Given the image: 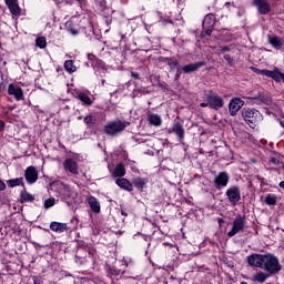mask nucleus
<instances>
[{
  "label": "nucleus",
  "mask_w": 284,
  "mask_h": 284,
  "mask_svg": "<svg viewBox=\"0 0 284 284\" xmlns=\"http://www.w3.org/2000/svg\"><path fill=\"white\" fill-rule=\"evenodd\" d=\"M247 263L251 267H260V270H264L274 276V274H278L280 270H282V265L278 262V257L273 254H252L247 257Z\"/></svg>",
  "instance_id": "nucleus-1"
},
{
  "label": "nucleus",
  "mask_w": 284,
  "mask_h": 284,
  "mask_svg": "<svg viewBox=\"0 0 284 284\" xmlns=\"http://www.w3.org/2000/svg\"><path fill=\"white\" fill-rule=\"evenodd\" d=\"M128 125H130V122L125 120H114L104 126L103 132L106 134V136H118V134H121V132H123Z\"/></svg>",
  "instance_id": "nucleus-2"
},
{
  "label": "nucleus",
  "mask_w": 284,
  "mask_h": 284,
  "mask_svg": "<svg viewBox=\"0 0 284 284\" xmlns=\"http://www.w3.org/2000/svg\"><path fill=\"white\" fill-rule=\"evenodd\" d=\"M241 114L245 123L253 130L256 128V124L261 121V119H263L261 111L256 109L244 108L241 110Z\"/></svg>",
  "instance_id": "nucleus-3"
},
{
  "label": "nucleus",
  "mask_w": 284,
  "mask_h": 284,
  "mask_svg": "<svg viewBox=\"0 0 284 284\" xmlns=\"http://www.w3.org/2000/svg\"><path fill=\"white\" fill-rule=\"evenodd\" d=\"M50 187H51L52 192L59 193V196H60V199H62V201H68V199H70V196H72V191L70 190V186L63 184L60 181L51 182Z\"/></svg>",
  "instance_id": "nucleus-4"
},
{
  "label": "nucleus",
  "mask_w": 284,
  "mask_h": 284,
  "mask_svg": "<svg viewBox=\"0 0 284 284\" xmlns=\"http://www.w3.org/2000/svg\"><path fill=\"white\" fill-rule=\"evenodd\" d=\"M246 223L247 221L245 215L235 216L232 223V229L227 232L229 239L236 236V234H240V232H244Z\"/></svg>",
  "instance_id": "nucleus-5"
},
{
  "label": "nucleus",
  "mask_w": 284,
  "mask_h": 284,
  "mask_svg": "<svg viewBox=\"0 0 284 284\" xmlns=\"http://www.w3.org/2000/svg\"><path fill=\"white\" fill-rule=\"evenodd\" d=\"M213 183L215 185V190H223V187H227V183H230V173L225 171L220 172L214 176Z\"/></svg>",
  "instance_id": "nucleus-6"
},
{
  "label": "nucleus",
  "mask_w": 284,
  "mask_h": 284,
  "mask_svg": "<svg viewBox=\"0 0 284 284\" xmlns=\"http://www.w3.org/2000/svg\"><path fill=\"white\" fill-rule=\"evenodd\" d=\"M206 101L212 110H221L223 108V98L214 92L206 94Z\"/></svg>",
  "instance_id": "nucleus-7"
},
{
  "label": "nucleus",
  "mask_w": 284,
  "mask_h": 284,
  "mask_svg": "<svg viewBox=\"0 0 284 284\" xmlns=\"http://www.w3.org/2000/svg\"><path fill=\"white\" fill-rule=\"evenodd\" d=\"M225 195L227 196L231 205H236L241 201V189L236 185H232L226 190Z\"/></svg>",
  "instance_id": "nucleus-8"
},
{
  "label": "nucleus",
  "mask_w": 284,
  "mask_h": 284,
  "mask_svg": "<svg viewBox=\"0 0 284 284\" xmlns=\"http://www.w3.org/2000/svg\"><path fill=\"white\" fill-rule=\"evenodd\" d=\"M245 105V102L241 100L240 98H233L229 103V111L231 116H236L239 113V110Z\"/></svg>",
  "instance_id": "nucleus-9"
},
{
  "label": "nucleus",
  "mask_w": 284,
  "mask_h": 284,
  "mask_svg": "<svg viewBox=\"0 0 284 284\" xmlns=\"http://www.w3.org/2000/svg\"><path fill=\"white\" fill-rule=\"evenodd\" d=\"M169 134H175L179 141H183L185 139V129L181 122H175L172 128L168 129Z\"/></svg>",
  "instance_id": "nucleus-10"
},
{
  "label": "nucleus",
  "mask_w": 284,
  "mask_h": 284,
  "mask_svg": "<svg viewBox=\"0 0 284 284\" xmlns=\"http://www.w3.org/2000/svg\"><path fill=\"white\" fill-rule=\"evenodd\" d=\"M24 179L27 183H29L30 185H32L33 183H37V181H39V172H37V168L34 166L27 168V170L24 171Z\"/></svg>",
  "instance_id": "nucleus-11"
},
{
  "label": "nucleus",
  "mask_w": 284,
  "mask_h": 284,
  "mask_svg": "<svg viewBox=\"0 0 284 284\" xmlns=\"http://www.w3.org/2000/svg\"><path fill=\"white\" fill-rule=\"evenodd\" d=\"M248 99L254 101L256 105H272V98L265 93H257L256 95Z\"/></svg>",
  "instance_id": "nucleus-12"
},
{
  "label": "nucleus",
  "mask_w": 284,
  "mask_h": 284,
  "mask_svg": "<svg viewBox=\"0 0 284 284\" xmlns=\"http://www.w3.org/2000/svg\"><path fill=\"white\" fill-rule=\"evenodd\" d=\"M253 4L257 7L260 14H270L272 10L267 0H253Z\"/></svg>",
  "instance_id": "nucleus-13"
},
{
  "label": "nucleus",
  "mask_w": 284,
  "mask_h": 284,
  "mask_svg": "<svg viewBox=\"0 0 284 284\" xmlns=\"http://www.w3.org/2000/svg\"><path fill=\"white\" fill-rule=\"evenodd\" d=\"M8 94L10 97H14L17 101H22L23 99V89L20 87H17L14 84H10L8 88Z\"/></svg>",
  "instance_id": "nucleus-14"
},
{
  "label": "nucleus",
  "mask_w": 284,
  "mask_h": 284,
  "mask_svg": "<svg viewBox=\"0 0 284 284\" xmlns=\"http://www.w3.org/2000/svg\"><path fill=\"white\" fill-rule=\"evenodd\" d=\"M205 63H206L205 61H199V62L186 64L182 68V72H184V74H191V72H197V70L200 68H203Z\"/></svg>",
  "instance_id": "nucleus-15"
},
{
  "label": "nucleus",
  "mask_w": 284,
  "mask_h": 284,
  "mask_svg": "<svg viewBox=\"0 0 284 284\" xmlns=\"http://www.w3.org/2000/svg\"><path fill=\"white\" fill-rule=\"evenodd\" d=\"M126 268H128V263L121 262L120 265L109 267V274H111V276H121L125 274Z\"/></svg>",
  "instance_id": "nucleus-16"
},
{
  "label": "nucleus",
  "mask_w": 284,
  "mask_h": 284,
  "mask_svg": "<svg viewBox=\"0 0 284 284\" xmlns=\"http://www.w3.org/2000/svg\"><path fill=\"white\" fill-rule=\"evenodd\" d=\"M63 165L67 172H71V174H79V164H77V161L72 159H67Z\"/></svg>",
  "instance_id": "nucleus-17"
},
{
  "label": "nucleus",
  "mask_w": 284,
  "mask_h": 284,
  "mask_svg": "<svg viewBox=\"0 0 284 284\" xmlns=\"http://www.w3.org/2000/svg\"><path fill=\"white\" fill-rule=\"evenodd\" d=\"M11 14L19 17L21 14V8H19V2L17 0H4Z\"/></svg>",
  "instance_id": "nucleus-18"
},
{
  "label": "nucleus",
  "mask_w": 284,
  "mask_h": 284,
  "mask_svg": "<svg viewBox=\"0 0 284 284\" xmlns=\"http://www.w3.org/2000/svg\"><path fill=\"white\" fill-rule=\"evenodd\" d=\"M116 185L121 187L122 190H126V192H132L134 190V186L131 184V182L125 178H119L115 181Z\"/></svg>",
  "instance_id": "nucleus-19"
},
{
  "label": "nucleus",
  "mask_w": 284,
  "mask_h": 284,
  "mask_svg": "<svg viewBox=\"0 0 284 284\" xmlns=\"http://www.w3.org/2000/svg\"><path fill=\"white\" fill-rule=\"evenodd\" d=\"M284 73L278 71V68H275L273 71H266V77L270 79H273L277 83H281V80L283 79Z\"/></svg>",
  "instance_id": "nucleus-20"
},
{
  "label": "nucleus",
  "mask_w": 284,
  "mask_h": 284,
  "mask_svg": "<svg viewBox=\"0 0 284 284\" xmlns=\"http://www.w3.org/2000/svg\"><path fill=\"white\" fill-rule=\"evenodd\" d=\"M50 230L59 233L68 232V224L61 222H51Z\"/></svg>",
  "instance_id": "nucleus-21"
},
{
  "label": "nucleus",
  "mask_w": 284,
  "mask_h": 284,
  "mask_svg": "<svg viewBox=\"0 0 284 284\" xmlns=\"http://www.w3.org/2000/svg\"><path fill=\"white\" fill-rule=\"evenodd\" d=\"M88 203H89L92 212H94V214H99V212H101V204H99V201L97 200V197L89 196Z\"/></svg>",
  "instance_id": "nucleus-22"
},
{
  "label": "nucleus",
  "mask_w": 284,
  "mask_h": 284,
  "mask_svg": "<svg viewBox=\"0 0 284 284\" xmlns=\"http://www.w3.org/2000/svg\"><path fill=\"white\" fill-rule=\"evenodd\" d=\"M32 201H34V195L23 189L20 192V203H32Z\"/></svg>",
  "instance_id": "nucleus-23"
},
{
  "label": "nucleus",
  "mask_w": 284,
  "mask_h": 284,
  "mask_svg": "<svg viewBox=\"0 0 284 284\" xmlns=\"http://www.w3.org/2000/svg\"><path fill=\"white\" fill-rule=\"evenodd\" d=\"M270 276H272V274H270L268 272H258L253 276V281L255 283H265V281L268 280Z\"/></svg>",
  "instance_id": "nucleus-24"
},
{
  "label": "nucleus",
  "mask_w": 284,
  "mask_h": 284,
  "mask_svg": "<svg viewBox=\"0 0 284 284\" xmlns=\"http://www.w3.org/2000/svg\"><path fill=\"white\" fill-rule=\"evenodd\" d=\"M149 123L150 125H154L155 128H159L161 123H163V120L159 114H151L149 115Z\"/></svg>",
  "instance_id": "nucleus-25"
},
{
  "label": "nucleus",
  "mask_w": 284,
  "mask_h": 284,
  "mask_svg": "<svg viewBox=\"0 0 284 284\" xmlns=\"http://www.w3.org/2000/svg\"><path fill=\"white\" fill-rule=\"evenodd\" d=\"M268 43H271V45H273L275 50H281V48H283V42L276 36L268 37Z\"/></svg>",
  "instance_id": "nucleus-26"
},
{
  "label": "nucleus",
  "mask_w": 284,
  "mask_h": 284,
  "mask_svg": "<svg viewBox=\"0 0 284 284\" xmlns=\"http://www.w3.org/2000/svg\"><path fill=\"white\" fill-rule=\"evenodd\" d=\"M214 23H216V18L214 14L209 13L205 16L203 21V27L205 28V24L209 26V28H214Z\"/></svg>",
  "instance_id": "nucleus-27"
},
{
  "label": "nucleus",
  "mask_w": 284,
  "mask_h": 284,
  "mask_svg": "<svg viewBox=\"0 0 284 284\" xmlns=\"http://www.w3.org/2000/svg\"><path fill=\"white\" fill-rule=\"evenodd\" d=\"M113 176L115 178H121V176H125V165L123 163H119L114 171H113Z\"/></svg>",
  "instance_id": "nucleus-28"
},
{
  "label": "nucleus",
  "mask_w": 284,
  "mask_h": 284,
  "mask_svg": "<svg viewBox=\"0 0 284 284\" xmlns=\"http://www.w3.org/2000/svg\"><path fill=\"white\" fill-rule=\"evenodd\" d=\"M7 185L8 187H17L19 185H21L22 187H24L23 184V178H17V179H11L7 181Z\"/></svg>",
  "instance_id": "nucleus-29"
},
{
  "label": "nucleus",
  "mask_w": 284,
  "mask_h": 284,
  "mask_svg": "<svg viewBox=\"0 0 284 284\" xmlns=\"http://www.w3.org/2000/svg\"><path fill=\"white\" fill-rule=\"evenodd\" d=\"M64 70H67V72L69 74H73V72L77 70V65H74V61L72 60H67L64 62Z\"/></svg>",
  "instance_id": "nucleus-30"
},
{
  "label": "nucleus",
  "mask_w": 284,
  "mask_h": 284,
  "mask_svg": "<svg viewBox=\"0 0 284 284\" xmlns=\"http://www.w3.org/2000/svg\"><path fill=\"white\" fill-rule=\"evenodd\" d=\"M78 99H79L82 103H84V105H92V99H90V95L87 94V93H83V92L79 93V94H78Z\"/></svg>",
  "instance_id": "nucleus-31"
},
{
  "label": "nucleus",
  "mask_w": 284,
  "mask_h": 284,
  "mask_svg": "<svg viewBox=\"0 0 284 284\" xmlns=\"http://www.w3.org/2000/svg\"><path fill=\"white\" fill-rule=\"evenodd\" d=\"M264 203H266V205H276V203H278V196L275 194H267Z\"/></svg>",
  "instance_id": "nucleus-32"
},
{
  "label": "nucleus",
  "mask_w": 284,
  "mask_h": 284,
  "mask_svg": "<svg viewBox=\"0 0 284 284\" xmlns=\"http://www.w3.org/2000/svg\"><path fill=\"white\" fill-rule=\"evenodd\" d=\"M133 185L138 187V190H143L145 187V179L143 178H135L133 180Z\"/></svg>",
  "instance_id": "nucleus-33"
},
{
  "label": "nucleus",
  "mask_w": 284,
  "mask_h": 284,
  "mask_svg": "<svg viewBox=\"0 0 284 284\" xmlns=\"http://www.w3.org/2000/svg\"><path fill=\"white\" fill-rule=\"evenodd\" d=\"M57 200L54 197H49L44 201V209L50 210V207H54Z\"/></svg>",
  "instance_id": "nucleus-34"
},
{
  "label": "nucleus",
  "mask_w": 284,
  "mask_h": 284,
  "mask_svg": "<svg viewBox=\"0 0 284 284\" xmlns=\"http://www.w3.org/2000/svg\"><path fill=\"white\" fill-rule=\"evenodd\" d=\"M36 44H37L38 48L43 50V48H45V45H48V42H45V38L44 37H40V38H37Z\"/></svg>",
  "instance_id": "nucleus-35"
},
{
  "label": "nucleus",
  "mask_w": 284,
  "mask_h": 284,
  "mask_svg": "<svg viewBox=\"0 0 284 284\" xmlns=\"http://www.w3.org/2000/svg\"><path fill=\"white\" fill-rule=\"evenodd\" d=\"M83 121L87 125H94L97 118L94 115H87Z\"/></svg>",
  "instance_id": "nucleus-36"
},
{
  "label": "nucleus",
  "mask_w": 284,
  "mask_h": 284,
  "mask_svg": "<svg viewBox=\"0 0 284 284\" xmlns=\"http://www.w3.org/2000/svg\"><path fill=\"white\" fill-rule=\"evenodd\" d=\"M168 65H169V68H170V70H176L178 68H180L179 65H180V62H179V60H176V59H171V61L168 63Z\"/></svg>",
  "instance_id": "nucleus-37"
},
{
  "label": "nucleus",
  "mask_w": 284,
  "mask_h": 284,
  "mask_svg": "<svg viewBox=\"0 0 284 284\" xmlns=\"http://www.w3.org/2000/svg\"><path fill=\"white\" fill-rule=\"evenodd\" d=\"M223 59H224V61L227 62V64L230 65V68H234V58H232V55H230V54H224Z\"/></svg>",
  "instance_id": "nucleus-38"
},
{
  "label": "nucleus",
  "mask_w": 284,
  "mask_h": 284,
  "mask_svg": "<svg viewBox=\"0 0 284 284\" xmlns=\"http://www.w3.org/2000/svg\"><path fill=\"white\" fill-rule=\"evenodd\" d=\"M251 70H252L253 72H255V74H263L264 77H267L268 70H260V69H256V68H254V67H251Z\"/></svg>",
  "instance_id": "nucleus-39"
},
{
  "label": "nucleus",
  "mask_w": 284,
  "mask_h": 284,
  "mask_svg": "<svg viewBox=\"0 0 284 284\" xmlns=\"http://www.w3.org/2000/svg\"><path fill=\"white\" fill-rule=\"evenodd\" d=\"M181 74H183V69H181V67H178L176 73L174 75V81H179V79H181Z\"/></svg>",
  "instance_id": "nucleus-40"
},
{
  "label": "nucleus",
  "mask_w": 284,
  "mask_h": 284,
  "mask_svg": "<svg viewBox=\"0 0 284 284\" xmlns=\"http://www.w3.org/2000/svg\"><path fill=\"white\" fill-rule=\"evenodd\" d=\"M230 47H227V45H224V47H222L221 49H220V54H223V53H225V52H230Z\"/></svg>",
  "instance_id": "nucleus-41"
},
{
  "label": "nucleus",
  "mask_w": 284,
  "mask_h": 284,
  "mask_svg": "<svg viewBox=\"0 0 284 284\" xmlns=\"http://www.w3.org/2000/svg\"><path fill=\"white\" fill-rule=\"evenodd\" d=\"M270 163H272L273 165H278L281 161L276 158H271Z\"/></svg>",
  "instance_id": "nucleus-42"
},
{
  "label": "nucleus",
  "mask_w": 284,
  "mask_h": 284,
  "mask_svg": "<svg viewBox=\"0 0 284 284\" xmlns=\"http://www.w3.org/2000/svg\"><path fill=\"white\" fill-rule=\"evenodd\" d=\"M173 58H160V61L165 63L166 65L172 61Z\"/></svg>",
  "instance_id": "nucleus-43"
},
{
  "label": "nucleus",
  "mask_w": 284,
  "mask_h": 284,
  "mask_svg": "<svg viewBox=\"0 0 284 284\" xmlns=\"http://www.w3.org/2000/svg\"><path fill=\"white\" fill-rule=\"evenodd\" d=\"M131 77L135 80L141 79V75L138 72H131Z\"/></svg>",
  "instance_id": "nucleus-44"
},
{
  "label": "nucleus",
  "mask_w": 284,
  "mask_h": 284,
  "mask_svg": "<svg viewBox=\"0 0 284 284\" xmlns=\"http://www.w3.org/2000/svg\"><path fill=\"white\" fill-rule=\"evenodd\" d=\"M205 34H206V37H212V27H209V28L205 30Z\"/></svg>",
  "instance_id": "nucleus-45"
},
{
  "label": "nucleus",
  "mask_w": 284,
  "mask_h": 284,
  "mask_svg": "<svg viewBox=\"0 0 284 284\" xmlns=\"http://www.w3.org/2000/svg\"><path fill=\"white\" fill-rule=\"evenodd\" d=\"M4 129H6V122L0 120V132H3Z\"/></svg>",
  "instance_id": "nucleus-46"
},
{
  "label": "nucleus",
  "mask_w": 284,
  "mask_h": 284,
  "mask_svg": "<svg viewBox=\"0 0 284 284\" xmlns=\"http://www.w3.org/2000/svg\"><path fill=\"white\" fill-rule=\"evenodd\" d=\"M6 190V183L0 180V192H3Z\"/></svg>",
  "instance_id": "nucleus-47"
},
{
  "label": "nucleus",
  "mask_w": 284,
  "mask_h": 284,
  "mask_svg": "<svg viewBox=\"0 0 284 284\" xmlns=\"http://www.w3.org/2000/svg\"><path fill=\"white\" fill-rule=\"evenodd\" d=\"M217 223H219L220 226H222L223 223H225V221H224L222 217H219V219H217Z\"/></svg>",
  "instance_id": "nucleus-48"
},
{
  "label": "nucleus",
  "mask_w": 284,
  "mask_h": 284,
  "mask_svg": "<svg viewBox=\"0 0 284 284\" xmlns=\"http://www.w3.org/2000/svg\"><path fill=\"white\" fill-rule=\"evenodd\" d=\"M207 105H210V102H206V103H205V102H202V103L200 104L201 108H207Z\"/></svg>",
  "instance_id": "nucleus-49"
},
{
  "label": "nucleus",
  "mask_w": 284,
  "mask_h": 284,
  "mask_svg": "<svg viewBox=\"0 0 284 284\" xmlns=\"http://www.w3.org/2000/svg\"><path fill=\"white\" fill-rule=\"evenodd\" d=\"M71 33L73 34V37H77V34H79V31H77V30H71Z\"/></svg>",
  "instance_id": "nucleus-50"
},
{
  "label": "nucleus",
  "mask_w": 284,
  "mask_h": 284,
  "mask_svg": "<svg viewBox=\"0 0 284 284\" xmlns=\"http://www.w3.org/2000/svg\"><path fill=\"white\" fill-rule=\"evenodd\" d=\"M121 214L122 216H128V212H125V210H121Z\"/></svg>",
  "instance_id": "nucleus-51"
},
{
  "label": "nucleus",
  "mask_w": 284,
  "mask_h": 284,
  "mask_svg": "<svg viewBox=\"0 0 284 284\" xmlns=\"http://www.w3.org/2000/svg\"><path fill=\"white\" fill-rule=\"evenodd\" d=\"M280 187L284 190V181L280 182Z\"/></svg>",
  "instance_id": "nucleus-52"
},
{
  "label": "nucleus",
  "mask_w": 284,
  "mask_h": 284,
  "mask_svg": "<svg viewBox=\"0 0 284 284\" xmlns=\"http://www.w3.org/2000/svg\"><path fill=\"white\" fill-rule=\"evenodd\" d=\"M75 1H78V3H82V2H84L85 0H75Z\"/></svg>",
  "instance_id": "nucleus-53"
},
{
  "label": "nucleus",
  "mask_w": 284,
  "mask_h": 284,
  "mask_svg": "<svg viewBox=\"0 0 284 284\" xmlns=\"http://www.w3.org/2000/svg\"><path fill=\"white\" fill-rule=\"evenodd\" d=\"M281 81H283V83H284V74L282 75V80Z\"/></svg>",
  "instance_id": "nucleus-54"
},
{
  "label": "nucleus",
  "mask_w": 284,
  "mask_h": 284,
  "mask_svg": "<svg viewBox=\"0 0 284 284\" xmlns=\"http://www.w3.org/2000/svg\"><path fill=\"white\" fill-rule=\"evenodd\" d=\"M225 6H231V3H230V2H226Z\"/></svg>",
  "instance_id": "nucleus-55"
},
{
  "label": "nucleus",
  "mask_w": 284,
  "mask_h": 284,
  "mask_svg": "<svg viewBox=\"0 0 284 284\" xmlns=\"http://www.w3.org/2000/svg\"><path fill=\"white\" fill-rule=\"evenodd\" d=\"M58 3H61V0H55Z\"/></svg>",
  "instance_id": "nucleus-56"
},
{
  "label": "nucleus",
  "mask_w": 284,
  "mask_h": 284,
  "mask_svg": "<svg viewBox=\"0 0 284 284\" xmlns=\"http://www.w3.org/2000/svg\"><path fill=\"white\" fill-rule=\"evenodd\" d=\"M105 83V80H102V85Z\"/></svg>",
  "instance_id": "nucleus-57"
}]
</instances>
